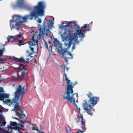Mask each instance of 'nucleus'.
<instances>
[{"label":"nucleus","instance_id":"1","mask_svg":"<svg viewBox=\"0 0 133 133\" xmlns=\"http://www.w3.org/2000/svg\"><path fill=\"white\" fill-rule=\"evenodd\" d=\"M46 7L45 3L43 1L38 2L37 5L33 7L34 10L29 15H26L22 17L19 15H15L13 16L14 19L10 21V26L11 28H15L19 30L20 28L18 27L21 23L26 22L28 19L32 20L36 19L39 16H42L44 15V10Z\"/></svg>","mask_w":133,"mask_h":133},{"label":"nucleus","instance_id":"2","mask_svg":"<svg viewBox=\"0 0 133 133\" xmlns=\"http://www.w3.org/2000/svg\"><path fill=\"white\" fill-rule=\"evenodd\" d=\"M77 28L78 29L76 30L77 33L74 34L65 31L61 35L62 41H65L64 44L65 46H67V49L70 48L72 41L75 42L76 44H78L80 41H82L84 37V31L82 29H79L78 26H77Z\"/></svg>","mask_w":133,"mask_h":133},{"label":"nucleus","instance_id":"3","mask_svg":"<svg viewBox=\"0 0 133 133\" xmlns=\"http://www.w3.org/2000/svg\"><path fill=\"white\" fill-rule=\"evenodd\" d=\"M25 85L22 83L17 85L14 93V98L12 100L6 99L3 102L7 104H9V105H14V109H15L16 111L19 104L18 101L22 99L23 96L25 93Z\"/></svg>","mask_w":133,"mask_h":133},{"label":"nucleus","instance_id":"4","mask_svg":"<svg viewBox=\"0 0 133 133\" xmlns=\"http://www.w3.org/2000/svg\"><path fill=\"white\" fill-rule=\"evenodd\" d=\"M30 33L31 34L30 39L31 40V41L28 42V43L30 46L29 48L30 49L31 52H30L28 50L26 51V53L28 55L26 56V60H25V62L28 63H29V60L32 58V56L31 55L35 53L34 49L35 48L37 49V50L38 49L37 45L38 41L37 40L35 39H34L35 34L36 32L32 30L31 31Z\"/></svg>","mask_w":133,"mask_h":133},{"label":"nucleus","instance_id":"5","mask_svg":"<svg viewBox=\"0 0 133 133\" xmlns=\"http://www.w3.org/2000/svg\"><path fill=\"white\" fill-rule=\"evenodd\" d=\"M99 100V97H93L89 98V100L87 101H84L83 107L88 114L91 116L92 115L93 112L95 111V110L91 106H94L96 104Z\"/></svg>","mask_w":133,"mask_h":133},{"label":"nucleus","instance_id":"6","mask_svg":"<svg viewBox=\"0 0 133 133\" xmlns=\"http://www.w3.org/2000/svg\"><path fill=\"white\" fill-rule=\"evenodd\" d=\"M53 43L54 46L57 48L58 52L62 55V57L64 58L65 62H68V59L72 58V54L67 51L66 48H63L62 44L57 39H54Z\"/></svg>","mask_w":133,"mask_h":133},{"label":"nucleus","instance_id":"7","mask_svg":"<svg viewBox=\"0 0 133 133\" xmlns=\"http://www.w3.org/2000/svg\"><path fill=\"white\" fill-rule=\"evenodd\" d=\"M53 22L51 21H48L47 23L48 29L46 28V26L45 25V22H44L43 25H41L39 27V34L38 35L37 38L39 39H41L44 37V35H47L49 31V29L52 28Z\"/></svg>","mask_w":133,"mask_h":133},{"label":"nucleus","instance_id":"8","mask_svg":"<svg viewBox=\"0 0 133 133\" xmlns=\"http://www.w3.org/2000/svg\"><path fill=\"white\" fill-rule=\"evenodd\" d=\"M71 92V91L66 92L65 95H63V98L66 99L72 104H74L75 107H77L75 103L76 100L78 99V94L77 93H74L73 90L72 92Z\"/></svg>","mask_w":133,"mask_h":133},{"label":"nucleus","instance_id":"9","mask_svg":"<svg viewBox=\"0 0 133 133\" xmlns=\"http://www.w3.org/2000/svg\"><path fill=\"white\" fill-rule=\"evenodd\" d=\"M26 70L24 66L22 64H20L19 69L17 72V79L18 80L21 81L24 79L26 75Z\"/></svg>","mask_w":133,"mask_h":133},{"label":"nucleus","instance_id":"10","mask_svg":"<svg viewBox=\"0 0 133 133\" xmlns=\"http://www.w3.org/2000/svg\"><path fill=\"white\" fill-rule=\"evenodd\" d=\"M64 75L65 77L64 79L63 80L62 82L63 83V86L64 85H65V82L64 83V82L65 81H67V88H66V92H68V91H71V92H72L73 91V88L74 86L75 85V83L72 85V83L70 82V80L68 79L67 78V76L66 74H64Z\"/></svg>","mask_w":133,"mask_h":133},{"label":"nucleus","instance_id":"11","mask_svg":"<svg viewBox=\"0 0 133 133\" xmlns=\"http://www.w3.org/2000/svg\"><path fill=\"white\" fill-rule=\"evenodd\" d=\"M14 110L17 116L21 118H23L25 117V115L23 114V109H20L19 105L17 109V110L16 111L15 109H14Z\"/></svg>","mask_w":133,"mask_h":133},{"label":"nucleus","instance_id":"12","mask_svg":"<svg viewBox=\"0 0 133 133\" xmlns=\"http://www.w3.org/2000/svg\"><path fill=\"white\" fill-rule=\"evenodd\" d=\"M43 46H45L47 49L48 50L50 53L51 54L52 53V50L53 44L50 42L49 41L47 42L44 41V44Z\"/></svg>","mask_w":133,"mask_h":133},{"label":"nucleus","instance_id":"13","mask_svg":"<svg viewBox=\"0 0 133 133\" xmlns=\"http://www.w3.org/2000/svg\"><path fill=\"white\" fill-rule=\"evenodd\" d=\"M21 32H19V34H18L14 37L11 36H9L7 38L8 42H12L14 41L15 38H21Z\"/></svg>","mask_w":133,"mask_h":133},{"label":"nucleus","instance_id":"14","mask_svg":"<svg viewBox=\"0 0 133 133\" xmlns=\"http://www.w3.org/2000/svg\"><path fill=\"white\" fill-rule=\"evenodd\" d=\"M25 1L24 0H17L16 5L18 7L22 8L25 5Z\"/></svg>","mask_w":133,"mask_h":133},{"label":"nucleus","instance_id":"15","mask_svg":"<svg viewBox=\"0 0 133 133\" xmlns=\"http://www.w3.org/2000/svg\"><path fill=\"white\" fill-rule=\"evenodd\" d=\"M9 94L6 93H0V100L1 101H4V99L6 98H8L9 97Z\"/></svg>","mask_w":133,"mask_h":133},{"label":"nucleus","instance_id":"16","mask_svg":"<svg viewBox=\"0 0 133 133\" xmlns=\"http://www.w3.org/2000/svg\"><path fill=\"white\" fill-rule=\"evenodd\" d=\"M89 24H85L84 26L81 28V29H83V30L87 31H90V29L89 28Z\"/></svg>","mask_w":133,"mask_h":133},{"label":"nucleus","instance_id":"17","mask_svg":"<svg viewBox=\"0 0 133 133\" xmlns=\"http://www.w3.org/2000/svg\"><path fill=\"white\" fill-rule=\"evenodd\" d=\"M75 25H76L74 22H68V23L65 26L66 27L69 26L71 27L72 26Z\"/></svg>","mask_w":133,"mask_h":133},{"label":"nucleus","instance_id":"18","mask_svg":"<svg viewBox=\"0 0 133 133\" xmlns=\"http://www.w3.org/2000/svg\"><path fill=\"white\" fill-rule=\"evenodd\" d=\"M19 42L18 45L19 46H20L22 45H23L25 44L23 43V41L22 40L18 39V41H17V42Z\"/></svg>","mask_w":133,"mask_h":133},{"label":"nucleus","instance_id":"19","mask_svg":"<svg viewBox=\"0 0 133 133\" xmlns=\"http://www.w3.org/2000/svg\"><path fill=\"white\" fill-rule=\"evenodd\" d=\"M17 61L19 62H25V60L24 59L23 57H21L20 58H17Z\"/></svg>","mask_w":133,"mask_h":133},{"label":"nucleus","instance_id":"20","mask_svg":"<svg viewBox=\"0 0 133 133\" xmlns=\"http://www.w3.org/2000/svg\"><path fill=\"white\" fill-rule=\"evenodd\" d=\"M86 95L88 96V97L89 98H90L92 97H94L93 96L92 94L90 92H89V93L86 94Z\"/></svg>","mask_w":133,"mask_h":133},{"label":"nucleus","instance_id":"21","mask_svg":"<svg viewBox=\"0 0 133 133\" xmlns=\"http://www.w3.org/2000/svg\"><path fill=\"white\" fill-rule=\"evenodd\" d=\"M10 124L11 125L17 126V123L16 122H13L12 121L10 122Z\"/></svg>","mask_w":133,"mask_h":133},{"label":"nucleus","instance_id":"22","mask_svg":"<svg viewBox=\"0 0 133 133\" xmlns=\"http://www.w3.org/2000/svg\"><path fill=\"white\" fill-rule=\"evenodd\" d=\"M32 130H36L37 131H39V130L37 128L35 127L34 126L32 127Z\"/></svg>","mask_w":133,"mask_h":133},{"label":"nucleus","instance_id":"23","mask_svg":"<svg viewBox=\"0 0 133 133\" xmlns=\"http://www.w3.org/2000/svg\"><path fill=\"white\" fill-rule=\"evenodd\" d=\"M4 92V89L3 87H0V93Z\"/></svg>","mask_w":133,"mask_h":133},{"label":"nucleus","instance_id":"24","mask_svg":"<svg viewBox=\"0 0 133 133\" xmlns=\"http://www.w3.org/2000/svg\"><path fill=\"white\" fill-rule=\"evenodd\" d=\"M18 125L20 126V127L22 128H24V126L23 124H19Z\"/></svg>","mask_w":133,"mask_h":133},{"label":"nucleus","instance_id":"25","mask_svg":"<svg viewBox=\"0 0 133 133\" xmlns=\"http://www.w3.org/2000/svg\"><path fill=\"white\" fill-rule=\"evenodd\" d=\"M85 125H82V126L81 127L82 128V129L83 130H85L86 129V128H85Z\"/></svg>","mask_w":133,"mask_h":133},{"label":"nucleus","instance_id":"26","mask_svg":"<svg viewBox=\"0 0 133 133\" xmlns=\"http://www.w3.org/2000/svg\"><path fill=\"white\" fill-rule=\"evenodd\" d=\"M81 122L82 125H85V121H83V120H82Z\"/></svg>","mask_w":133,"mask_h":133},{"label":"nucleus","instance_id":"27","mask_svg":"<svg viewBox=\"0 0 133 133\" xmlns=\"http://www.w3.org/2000/svg\"><path fill=\"white\" fill-rule=\"evenodd\" d=\"M37 22L39 23H41V19L40 18H38V20H37Z\"/></svg>","mask_w":133,"mask_h":133},{"label":"nucleus","instance_id":"28","mask_svg":"<svg viewBox=\"0 0 133 133\" xmlns=\"http://www.w3.org/2000/svg\"><path fill=\"white\" fill-rule=\"evenodd\" d=\"M6 123V122L4 121L1 124L2 125H5Z\"/></svg>","mask_w":133,"mask_h":133},{"label":"nucleus","instance_id":"29","mask_svg":"<svg viewBox=\"0 0 133 133\" xmlns=\"http://www.w3.org/2000/svg\"><path fill=\"white\" fill-rule=\"evenodd\" d=\"M80 118V117H79V114L78 115V116H77V122H78V121L79 120Z\"/></svg>","mask_w":133,"mask_h":133},{"label":"nucleus","instance_id":"30","mask_svg":"<svg viewBox=\"0 0 133 133\" xmlns=\"http://www.w3.org/2000/svg\"><path fill=\"white\" fill-rule=\"evenodd\" d=\"M75 44H74L73 45V46L72 47V50H73L74 49H75Z\"/></svg>","mask_w":133,"mask_h":133},{"label":"nucleus","instance_id":"31","mask_svg":"<svg viewBox=\"0 0 133 133\" xmlns=\"http://www.w3.org/2000/svg\"><path fill=\"white\" fill-rule=\"evenodd\" d=\"M79 117H80V118H81L82 120H83V118L82 115H81L80 116L79 115Z\"/></svg>","mask_w":133,"mask_h":133},{"label":"nucleus","instance_id":"32","mask_svg":"<svg viewBox=\"0 0 133 133\" xmlns=\"http://www.w3.org/2000/svg\"><path fill=\"white\" fill-rule=\"evenodd\" d=\"M4 133H10V132L8 131H5L4 132Z\"/></svg>","mask_w":133,"mask_h":133},{"label":"nucleus","instance_id":"33","mask_svg":"<svg viewBox=\"0 0 133 133\" xmlns=\"http://www.w3.org/2000/svg\"><path fill=\"white\" fill-rule=\"evenodd\" d=\"M21 123L20 124H23L24 123V122L22 121H21Z\"/></svg>","mask_w":133,"mask_h":133},{"label":"nucleus","instance_id":"34","mask_svg":"<svg viewBox=\"0 0 133 133\" xmlns=\"http://www.w3.org/2000/svg\"><path fill=\"white\" fill-rule=\"evenodd\" d=\"M62 28V26L61 25H59V28L61 29Z\"/></svg>","mask_w":133,"mask_h":133},{"label":"nucleus","instance_id":"35","mask_svg":"<svg viewBox=\"0 0 133 133\" xmlns=\"http://www.w3.org/2000/svg\"><path fill=\"white\" fill-rule=\"evenodd\" d=\"M69 68L67 67L66 68V70L67 71H68L69 70Z\"/></svg>","mask_w":133,"mask_h":133},{"label":"nucleus","instance_id":"36","mask_svg":"<svg viewBox=\"0 0 133 133\" xmlns=\"http://www.w3.org/2000/svg\"><path fill=\"white\" fill-rule=\"evenodd\" d=\"M66 131H67V132L68 133H71L70 131H68V130H67Z\"/></svg>","mask_w":133,"mask_h":133},{"label":"nucleus","instance_id":"37","mask_svg":"<svg viewBox=\"0 0 133 133\" xmlns=\"http://www.w3.org/2000/svg\"><path fill=\"white\" fill-rule=\"evenodd\" d=\"M39 133H45L44 132H43V131H41V132H39Z\"/></svg>","mask_w":133,"mask_h":133},{"label":"nucleus","instance_id":"38","mask_svg":"<svg viewBox=\"0 0 133 133\" xmlns=\"http://www.w3.org/2000/svg\"><path fill=\"white\" fill-rule=\"evenodd\" d=\"M2 112V111L1 110H0V112Z\"/></svg>","mask_w":133,"mask_h":133},{"label":"nucleus","instance_id":"39","mask_svg":"<svg viewBox=\"0 0 133 133\" xmlns=\"http://www.w3.org/2000/svg\"><path fill=\"white\" fill-rule=\"evenodd\" d=\"M34 61L35 62H36V61L35 60V59H34Z\"/></svg>","mask_w":133,"mask_h":133},{"label":"nucleus","instance_id":"40","mask_svg":"<svg viewBox=\"0 0 133 133\" xmlns=\"http://www.w3.org/2000/svg\"><path fill=\"white\" fill-rule=\"evenodd\" d=\"M35 56H37V55H35Z\"/></svg>","mask_w":133,"mask_h":133},{"label":"nucleus","instance_id":"41","mask_svg":"<svg viewBox=\"0 0 133 133\" xmlns=\"http://www.w3.org/2000/svg\"><path fill=\"white\" fill-rule=\"evenodd\" d=\"M80 110V109L79 108V110Z\"/></svg>","mask_w":133,"mask_h":133},{"label":"nucleus","instance_id":"42","mask_svg":"<svg viewBox=\"0 0 133 133\" xmlns=\"http://www.w3.org/2000/svg\"><path fill=\"white\" fill-rule=\"evenodd\" d=\"M77 133H79V132H77Z\"/></svg>","mask_w":133,"mask_h":133},{"label":"nucleus","instance_id":"43","mask_svg":"<svg viewBox=\"0 0 133 133\" xmlns=\"http://www.w3.org/2000/svg\"><path fill=\"white\" fill-rule=\"evenodd\" d=\"M1 49H0V50H1Z\"/></svg>","mask_w":133,"mask_h":133}]
</instances>
